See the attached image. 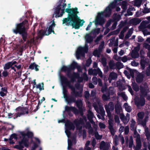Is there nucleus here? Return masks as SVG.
Segmentation results:
<instances>
[{"instance_id":"nucleus-33","label":"nucleus","mask_w":150,"mask_h":150,"mask_svg":"<svg viewBox=\"0 0 150 150\" xmlns=\"http://www.w3.org/2000/svg\"><path fill=\"white\" fill-rule=\"evenodd\" d=\"M101 62L103 66L104 67H107V69L108 70V67L107 66V62L106 59L104 57H102L101 59Z\"/></svg>"},{"instance_id":"nucleus-48","label":"nucleus","mask_w":150,"mask_h":150,"mask_svg":"<svg viewBox=\"0 0 150 150\" xmlns=\"http://www.w3.org/2000/svg\"><path fill=\"white\" fill-rule=\"evenodd\" d=\"M114 142L116 146H117L118 144V139L117 135H115V138L114 139Z\"/></svg>"},{"instance_id":"nucleus-1","label":"nucleus","mask_w":150,"mask_h":150,"mask_svg":"<svg viewBox=\"0 0 150 150\" xmlns=\"http://www.w3.org/2000/svg\"><path fill=\"white\" fill-rule=\"evenodd\" d=\"M65 12L68 13V17L64 18L62 20V24L67 26H71L75 29H79L80 27L83 25L84 20H81L77 15L79 13L78 8H67Z\"/></svg>"},{"instance_id":"nucleus-8","label":"nucleus","mask_w":150,"mask_h":150,"mask_svg":"<svg viewBox=\"0 0 150 150\" xmlns=\"http://www.w3.org/2000/svg\"><path fill=\"white\" fill-rule=\"evenodd\" d=\"M16 110L20 112L16 113L13 116L14 119L18 117H20L21 115H24L26 114H28L29 113V109L28 108L26 107L19 106L16 108Z\"/></svg>"},{"instance_id":"nucleus-59","label":"nucleus","mask_w":150,"mask_h":150,"mask_svg":"<svg viewBox=\"0 0 150 150\" xmlns=\"http://www.w3.org/2000/svg\"><path fill=\"white\" fill-rule=\"evenodd\" d=\"M100 115L103 117L105 115V112L103 108H100Z\"/></svg>"},{"instance_id":"nucleus-52","label":"nucleus","mask_w":150,"mask_h":150,"mask_svg":"<svg viewBox=\"0 0 150 150\" xmlns=\"http://www.w3.org/2000/svg\"><path fill=\"white\" fill-rule=\"evenodd\" d=\"M102 98L103 100H107L110 97L108 96V95L103 94L102 95Z\"/></svg>"},{"instance_id":"nucleus-26","label":"nucleus","mask_w":150,"mask_h":150,"mask_svg":"<svg viewBox=\"0 0 150 150\" xmlns=\"http://www.w3.org/2000/svg\"><path fill=\"white\" fill-rule=\"evenodd\" d=\"M130 21L131 23L135 25L139 24L142 21L139 18H134L131 19Z\"/></svg>"},{"instance_id":"nucleus-30","label":"nucleus","mask_w":150,"mask_h":150,"mask_svg":"<svg viewBox=\"0 0 150 150\" xmlns=\"http://www.w3.org/2000/svg\"><path fill=\"white\" fill-rule=\"evenodd\" d=\"M121 108V105L118 103L116 104L115 106V112L117 114H120V109Z\"/></svg>"},{"instance_id":"nucleus-44","label":"nucleus","mask_w":150,"mask_h":150,"mask_svg":"<svg viewBox=\"0 0 150 150\" xmlns=\"http://www.w3.org/2000/svg\"><path fill=\"white\" fill-rule=\"evenodd\" d=\"M42 87H41V86L40 83H39L37 85H36V88H39L40 91H41L42 90H43L44 89V88L43 87L44 84L42 83Z\"/></svg>"},{"instance_id":"nucleus-60","label":"nucleus","mask_w":150,"mask_h":150,"mask_svg":"<svg viewBox=\"0 0 150 150\" xmlns=\"http://www.w3.org/2000/svg\"><path fill=\"white\" fill-rule=\"evenodd\" d=\"M123 64L119 62L117 65V69H120L123 67Z\"/></svg>"},{"instance_id":"nucleus-54","label":"nucleus","mask_w":150,"mask_h":150,"mask_svg":"<svg viewBox=\"0 0 150 150\" xmlns=\"http://www.w3.org/2000/svg\"><path fill=\"white\" fill-rule=\"evenodd\" d=\"M74 122L76 125V128H78V127L80 125L81 123V121L80 120H75Z\"/></svg>"},{"instance_id":"nucleus-37","label":"nucleus","mask_w":150,"mask_h":150,"mask_svg":"<svg viewBox=\"0 0 150 150\" xmlns=\"http://www.w3.org/2000/svg\"><path fill=\"white\" fill-rule=\"evenodd\" d=\"M47 29L43 31L42 30H40L39 31L38 33V35L40 36H42L46 35L47 32Z\"/></svg>"},{"instance_id":"nucleus-12","label":"nucleus","mask_w":150,"mask_h":150,"mask_svg":"<svg viewBox=\"0 0 150 150\" xmlns=\"http://www.w3.org/2000/svg\"><path fill=\"white\" fill-rule=\"evenodd\" d=\"M144 97L141 96L139 99L135 101V104L137 106H140L142 107L145 105L146 100Z\"/></svg>"},{"instance_id":"nucleus-21","label":"nucleus","mask_w":150,"mask_h":150,"mask_svg":"<svg viewBox=\"0 0 150 150\" xmlns=\"http://www.w3.org/2000/svg\"><path fill=\"white\" fill-rule=\"evenodd\" d=\"M2 77L4 79H7V80H11V79L9 76V73L7 70H4L2 73Z\"/></svg>"},{"instance_id":"nucleus-4","label":"nucleus","mask_w":150,"mask_h":150,"mask_svg":"<svg viewBox=\"0 0 150 150\" xmlns=\"http://www.w3.org/2000/svg\"><path fill=\"white\" fill-rule=\"evenodd\" d=\"M90 34H87L85 36L86 45L85 47H79L77 49L76 52V56L77 59L80 58L81 56H85V53H87L88 51V46L87 43H91L93 41V38Z\"/></svg>"},{"instance_id":"nucleus-58","label":"nucleus","mask_w":150,"mask_h":150,"mask_svg":"<svg viewBox=\"0 0 150 150\" xmlns=\"http://www.w3.org/2000/svg\"><path fill=\"white\" fill-rule=\"evenodd\" d=\"M90 95V93L88 91H86L84 92V97L86 99L88 98Z\"/></svg>"},{"instance_id":"nucleus-17","label":"nucleus","mask_w":150,"mask_h":150,"mask_svg":"<svg viewBox=\"0 0 150 150\" xmlns=\"http://www.w3.org/2000/svg\"><path fill=\"white\" fill-rule=\"evenodd\" d=\"M20 134L22 137H25V136H27L28 138L31 139H32L34 136L33 132L30 131H28L26 133H25L24 132H21Z\"/></svg>"},{"instance_id":"nucleus-23","label":"nucleus","mask_w":150,"mask_h":150,"mask_svg":"<svg viewBox=\"0 0 150 150\" xmlns=\"http://www.w3.org/2000/svg\"><path fill=\"white\" fill-rule=\"evenodd\" d=\"M100 150H108V148L105 142L103 141H102L100 145Z\"/></svg>"},{"instance_id":"nucleus-61","label":"nucleus","mask_w":150,"mask_h":150,"mask_svg":"<svg viewBox=\"0 0 150 150\" xmlns=\"http://www.w3.org/2000/svg\"><path fill=\"white\" fill-rule=\"evenodd\" d=\"M120 119L122 121L127 119L125 117V116L123 114H121L120 115Z\"/></svg>"},{"instance_id":"nucleus-43","label":"nucleus","mask_w":150,"mask_h":150,"mask_svg":"<svg viewBox=\"0 0 150 150\" xmlns=\"http://www.w3.org/2000/svg\"><path fill=\"white\" fill-rule=\"evenodd\" d=\"M114 91L113 90H109L106 93V94L108 95L109 97H110V95H112L114 94Z\"/></svg>"},{"instance_id":"nucleus-46","label":"nucleus","mask_w":150,"mask_h":150,"mask_svg":"<svg viewBox=\"0 0 150 150\" xmlns=\"http://www.w3.org/2000/svg\"><path fill=\"white\" fill-rule=\"evenodd\" d=\"M146 74L147 76H150V64L149 65V67H147L146 70Z\"/></svg>"},{"instance_id":"nucleus-38","label":"nucleus","mask_w":150,"mask_h":150,"mask_svg":"<svg viewBox=\"0 0 150 150\" xmlns=\"http://www.w3.org/2000/svg\"><path fill=\"white\" fill-rule=\"evenodd\" d=\"M142 3V0H136L134 2V5L139 7Z\"/></svg>"},{"instance_id":"nucleus-5","label":"nucleus","mask_w":150,"mask_h":150,"mask_svg":"<svg viewBox=\"0 0 150 150\" xmlns=\"http://www.w3.org/2000/svg\"><path fill=\"white\" fill-rule=\"evenodd\" d=\"M105 109L107 114V116L109 120H108L109 124L108 128L110 131L111 135L114 136L115 132V131L113 128V120L111 118V111H112L114 109V103L112 102H110L108 105L105 106Z\"/></svg>"},{"instance_id":"nucleus-62","label":"nucleus","mask_w":150,"mask_h":150,"mask_svg":"<svg viewBox=\"0 0 150 150\" xmlns=\"http://www.w3.org/2000/svg\"><path fill=\"white\" fill-rule=\"evenodd\" d=\"M99 127L101 129H105L106 127L105 125L103 123H100L99 124Z\"/></svg>"},{"instance_id":"nucleus-45","label":"nucleus","mask_w":150,"mask_h":150,"mask_svg":"<svg viewBox=\"0 0 150 150\" xmlns=\"http://www.w3.org/2000/svg\"><path fill=\"white\" fill-rule=\"evenodd\" d=\"M140 44L139 43H138L137 46L134 48V51H133L137 53H138V52L140 50Z\"/></svg>"},{"instance_id":"nucleus-29","label":"nucleus","mask_w":150,"mask_h":150,"mask_svg":"<svg viewBox=\"0 0 150 150\" xmlns=\"http://www.w3.org/2000/svg\"><path fill=\"white\" fill-rule=\"evenodd\" d=\"M82 89L79 91H76L74 93H72V95L75 97H81L82 96Z\"/></svg>"},{"instance_id":"nucleus-47","label":"nucleus","mask_w":150,"mask_h":150,"mask_svg":"<svg viewBox=\"0 0 150 150\" xmlns=\"http://www.w3.org/2000/svg\"><path fill=\"white\" fill-rule=\"evenodd\" d=\"M109 65L110 68V69H114L113 67H114V66H115V64L113 62L110 61L109 63Z\"/></svg>"},{"instance_id":"nucleus-51","label":"nucleus","mask_w":150,"mask_h":150,"mask_svg":"<svg viewBox=\"0 0 150 150\" xmlns=\"http://www.w3.org/2000/svg\"><path fill=\"white\" fill-rule=\"evenodd\" d=\"M95 136L96 139H101L102 136L99 135L98 132H95Z\"/></svg>"},{"instance_id":"nucleus-22","label":"nucleus","mask_w":150,"mask_h":150,"mask_svg":"<svg viewBox=\"0 0 150 150\" xmlns=\"http://www.w3.org/2000/svg\"><path fill=\"white\" fill-rule=\"evenodd\" d=\"M34 67H36L35 68V71H38L39 70V67H40L35 62L31 63L29 67V69L31 70H33L34 69Z\"/></svg>"},{"instance_id":"nucleus-3","label":"nucleus","mask_w":150,"mask_h":150,"mask_svg":"<svg viewBox=\"0 0 150 150\" xmlns=\"http://www.w3.org/2000/svg\"><path fill=\"white\" fill-rule=\"evenodd\" d=\"M115 4L114 3H112L106 8L104 11L98 13L96 20V25L98 24L101 25H103L105 23V20L103 17L104 16L106 18L109 17L111 15L112 9L115 8Z\"/></svg>"},{"instance_id":"nucleus-34","label":"nucleus","mask_w":150,"mask_h":150,"mask_svg":"<svg viewBox=\"0 0 150 150\" xmlns=\"http://www.w3.org/2000/svg\"><path fill=\"white\" fill-rule=\"evenodd\" d=\"M125 108L126 111L128 112H130L132 110V108L130 106H128L127 103H125L124 104Z\"/></svg>"},{"instance_id":"nucleus-24","label":"nucleus","mask_w":150,"mask_h":150,"mask_svg":"<svg viewBox=\"0 0 150 150\" xmlns=\"http://www.w3.org/2000/svg\"><path fill=\"white\" fill-rule=\"evenodd\" d=\"M100 30L99 28L93 29L91 31L90 34H92L94 37H95L99 33Z\"/></svg>"},{"instance_id":"nucleus-63","label":"nucleus","mask_w":150,"mask_h":150,"mask_svg":"<svg viewBox=\"0 0 150 150\" xmlns=\"http://www.w3.org/2000/svg\"><path fill=\"white\" fill-rule=\"evenodd\" d=\"M142 12L144 13H147L150 12V9L149 8H145L144 10L142 11Z\"/></svg>"},{"instance_id":"nucleus-35","label":"nucleus","mask_w":150,"mask_h":150,"mask_svg":"<svg viewBox=\"0 0 150 150\" xmlns=\"http://www.w3.org/2000/svg\"><path fill=\"white\" fill-rule=\"evenodd\" d=\"M109 76L113 80L115 79L117 77V74L114 72H112L110 73Z\"/></svg>"},{"instance_id":"nucleus-64","label":"nucleus","mask_w":150,"mask_h":150,"mask_svg":"<svg viewBox=\"0 0 150 150\" xmlns=\"http://www.w3.org/2000/svg\"><path fill=\"white\" fill-rule=\"evenodd\" d=\"M129 132V128L128 126H126L125 127V134H127Z\"/></svg>"},{"instance_id":"nucleus-9","label":"nucleus","mask_w":150,"mask_h":150,"mask_svg":"<svg viewBox=\"0 0 150 150\" xmlns=\"http://www.w3.org/2000/svg\"><path fill=\"white\" fill-rule=\"evenodd\" d=\"M23 137L22 139L19 142V144L16 145L14 146L15 148L21 150L24 148V146L26 147H28L29 146L28 139L25 137Z\"/></svg>"},{"instance_id":"nucleus-15","label":"nucleus","mask_w":150,"mask_h":150,"mask_svg":"<svg viewBox=\"0 0 150 150\" xmlns=\"http://www.w3.org/2000/svg\"><path fill=\"white\" fill-rule=\"evenodd\" d=\"M100 71H101L99 68L96 69H91L88 70V73L89 75L96 76Z\"/></svg>"},{"instance_id":"nucleus-2","label":"nucleus","mask_w":150,"mask_h":150,"mask_svg":"<svg viewBox=\"0 0 150 150\" xmlns=\"http://www.w3.org/2000/svg\"><path fill=\"white\" fill-rule=\"evenodd\" d=\"M29 24L28 20L25 19L22 22L16 23L15 28L12 29L13 33L16 35H21L24 42L26 41L28 38V30L29 29Z\"/></svg>"},{"instance_id":"nucleus-42","label":"nucleus","mask_w":150,"mask_h":150,"mask_svg":"<svg viewBox=\"0 0 150 150\" xmlns=\"http://www.w3.org/2000/svg\"><path fill=\"white\" fill-rule=\"evenodd\" d=\"M131 123L130 124V127L131 128V129H134V126L136 123L135 121L133 119L131 121Z\"/></svg>"},{"instance_id":"nucleus-18","label":"nucleus","mask_w":150,"mask_h":150,"mask_svg":"<svg viewBox=\"0 0 150 150\" xmlns=\"http://www.w3.org/2000/svg\"><path fill=\"white\" fill-rule=\"evenodd\" d=\"M8 86L7 85L1 88V91H0V96L2 97H4L7 95V94L8 93Z\"/></svg>"},{"instance_id":"nucleus-49","label":"nucleus","mask_w":150,"mask_h":150,"mask_svg":"<svg viewBox=\"0 0 150 150\" xmlns=\"http://www.w3.org/2000/svg\"><path fill=\"white\" fill-rule=\"evenodd\" d=\"M52 33H53L54 34V30H52L48 28V32L47 33H46V35H48L50 34H51Z\"/></svg>"},{"instance_id":"nucleus-50","label":"nucleus","mask_w":150,"mask_h":150,"mask_svg":"<svg viewBox=\"0 0 150 150\" xmlns=\"http://www.w3.org/2000/svg\"><path fill=\"white\" fill-rule=\"evenodd\" d=\"M92 81H93V83L95 85L97 84L98 80L97 79V78L96 77H93L92 78Z\"/></svg>"},{"instance_id":"nucleus-55","label":"nucleus","mask_w":150,"mask_h":150,"mask_svg":"<svg viewBox=\"0 0 150 150\" xmlns=\"http://www.w3.org/2000/svg\"><path fill=\"white\" fill-rule=\"evenodd\" d=\"M101 53L98 50L96 49L93 51V54L95 56L99 55Z\"/></svg>"},{"instance_id":"nucleus-20","label":"nucleus","mask_w":150,"mask_h":150,"mask_svg":"<svg viewBox=\"0 0 150 150\" xmlns=\"http://www.w3.org/2000/svg\"><path fill=\"white\" fill-rule=\"evenodd\" d=\"M61 3H60L56 7L54 12V13L53 14V17L54 16L55 14H56L55 16V17L56 18L58 17V16L59 15L60 11L61 9Z\"/></svg>"},{"instance_id":"nucleus-11","label":"nucleus","mask_w":150,"mask_h":150,"mask_svg":"<svg viewBox=\"0 0 150 150\" xmlns=\"http://www.w3.org/2000/svg\"><path fill=\"white\" fill-rule=\"evenodd\" d=\"M69 67L71 72V70H74L76 68L77 69L79 72L82 71L81 66L78 65L77 63L75 61L73 62L69 66Z\"/></svg>"},{"instance_id":"nucleus-53","label":"nucleus","mask_w":150,"mask_h":150,"mask_svg":"<svg viewBox=\"0 0 150 150\" xmlns=\"http://www.w3.org/2000/svg\"><path fill=\"white\" fill-rule=\"evenodd\" d=\"M17 135L15 133L11 134L9 138L11 140L12 139H17Z\"/></svg>"},{"instance_id":"nucleus-31","label":"nucleus","mask_w":150,"mask_h":150,"mask_svg":"<svg viewBox=\"0 0 150 150\" xmlns=\"http://www.w3.org/2000/svg\"><path fill=\"white\" fill-rule=\"evenodd\" d=\"M132 88L136 92H138L139 90V87L135 82L132 83Z\"/></svg>"},{"instance_id":"nucleus-41","label":"nucleus","mask_w":150,"mask_h":150,"mask_svg":"<svg viewBox=\"0 0 150 150\" xmlns=\"http://www.w3.org/2000/svg\"><path fill=\"white\" fill-rule=\"evenodd\" d=\"M134 145V142L132 136L130 137V140L129 142V147L132 148L133 145Z\"/></svg>"},{"instance_id":"nucleus-10","label":"nucleus","mask_w":150,"mask_h":150,"mask_svg":"<svg viewBox=\"0 0 150 150\" xmlns=\"http://www.w3.org/2000/svg\"><path fill=\"white\" fill-rule=\"evenodd\" d=\"M76 104L77 107L79 108L78 111L76 112L77 114L78 115L80 114L81 116H83V111L82 108L83 103L82 101L80 99L76 100L75 102Z\"/></svg>"},{"instance_id":"nucleus-36","label":"nucleus","mask_w":150,"mask_h":150,"mask_svg":"<svg viewBox=\"0 0 150 150\" xmlns=\"http://www.w3.org/2000/svg\"><path fill=\"white\" fill-rule=\"evenodd\" d=\"M12 66L10 62H9L5 64L3 68L4 70H7L11 68Z\"/></svg>"},{"instance_id":"nucleus-27","label":"nucleus","mask_w":150,"mask_h":150,"mask_svg":"<svg viewBox=\"0 0 150 150\" xmlns=\"http://www.w3.org/2000/svg\"><path fill=\"white\" fill-rule=\"evenodd\" d=\"M147 63V62L146 60V59H141L140 60V64L141 69L144 70L146 64Z\"/></svg>"},{"instance_id":"nucleus-57","label":"nucleus","mask_w":150,"mask_h":150,"mask_svg":"<svg viewBox=\"0 0 150 150\" xmlns=\"http://www.w3.org/2000/svg\"><path fill=\"white\" fill-rule=\"evenodd\" d=\"M93 112L90 111L89 112H88V120H90V119H91L93 118Z\"/></svg>"},{"instance_id":"nucleus-56","label":"nucleus","mask_w":150,"mask_h":150,"mask_svg":"<svg viewBox=\"0 0 150 150\" xmlns=\"http://www.w3.org/2000/svg\"><path fill=\"white\" fill-rule=\"evenodd\" d=\"M92 61L91 59H88L86 62V67H89L92 63Z\"/></svg>"},{"instance_id":"nucleus-32","label":"nucleus","mask_w":150,"mask_h":150,"mask_svg":"<svg viewBox=\"0 0 150 150\" xmlns=\"http://www.w3.org/2000/svg\"><path fill=\"white\" fill-rule=\"evenodd\" d=\"M133 29L132 28L130 29L127 32V34L125 35V39H128L129 37H130L132 34L133 33Z\"/></svg>"},{"instance_id":"nucleus-6","label":"nucleus","mask_w":150,"mask_h":150,"mask_svg":"<svg viewBox=\"0 0 150 150\" xmlns=\"http://www.w3.org/2000/svg\"><path fill=\"white\" fill-rule=\"evenodd\" d=\"M61 71L64 72L67 71L66 74L67 76L71 79V81L73 82H75L76 79L79 77V74L78 73L74 72L72 74H71L69 66L67 67L63 66L61 68Z\"/></svg>"},{"instance_id":"nucleus-28","label":"nucleus","mask_w":150,"mask_h":150,"mask_svg":"<svg viewBox=\"0 0 150 150\" xmlns=\"http://www.w3.org/2000/svg\"><path fill=\"white\" fill-rule=\"evenodd\" d=\"M140 92L143 96H147V92L145 88L141 86H140Z\"/></svg>"},{"instance_id":"nucleus-39","label":"nucleus","mask_w":150,"mask_h":150,"mask_svg":"<svg viewBox=\"0 0 150 150\" xmlns=\"http://www.w3.org/2000/svg\"><path fill=\"white\" fill-rule=\"evenodd\" d=\"M131 56L133 58H136L139 57V54L138 53H137L133 51L131 54Z\"/></svg>"},{"instance_id":"nucleus-14","label":"nucleus","mask_w":150,"mask_h":150,"mask_svg":"<svg viewBox=\"0 0 150 150\" xmlns=\"http://www.w3.org/2000/svg\"><path fill=\"white\" fill-rule=\"evenodd\" d=\"M65 110L67 112L72 111L75 115H78L77 114L76 112L78 111V110L74 107L66 106L65 107Z\"/></svg>"},{"instance_id":"nucleus-13","label":"nucleus","mask_w":150,"mask_h":150,"mask_svg":"<svg viewBox=\"0 0 150 150\" xmlns=\"http://www.w3.org/2000/svg\"><path fill=\"white\" fill-rule=\"evenodd\" d=\"M66 128L69 130H74L75 126L70 120H67L65 123Z\"/></svg>"},{"instance_id":"nucleus-19","label":"nucleus","mask_w":150,"mask_h":150,"mask_svg":"<svg viewBox=\"0 0 150 150\" xmlns=\"http://www.w3.org/2000/svg\"><path fill=\"white\" fill-rule=\"evenodd\" d=\"M64 98L69 104L72 103H75L76 102V98L71 96H64Z\"/></svg>"},{"instance_id":"nucleus-25","label":"nucleus","mask_w":150,"mask_h":150,"mask_svg":"<svg viewBox=\"0 0 150 150\" xmlns=\"http://www.w3.org/2000/svg\"><path fill=\"white\" fill-rule=\"evenodd\" d=\"M144 76L142 74H138L136 78V80L137 83H142L143 80Z\"/></svg>"},{"instance_id":"nucleus-40","label":"nucleus","mask_w":150,"mask_h":150,"mask_svg":"<svg viewBox=\"0 0 150 150\" xmlns=\"http://www.w3.org/2000/svg\"><path fill=\"white\" fill-rule=\"evenodd\" d=\"M104 42H103L100 45H99L98 50L100 52H102L103 51V48L104 46Z\"/></svg>"},{"instance_id":"nucleus-7","label":"nucleus","mask_w":150,"mask_h":150,"mask_svg":"<svg viewBox=\"0 0 150 150\" xmlns=\"http://www.w3.org/2000/svg\"><path fill=\"white\" fill-rule=\"evenodd\" d=\"M60 79L62 84L63 85H65L66 86L68 87L69 88L71 89L72 91V94L74 93L76 91L75 87L71 85V79L70 81H69L67 77L63 75H61L60 76Z\"/></svg>"},{"instance_id":"nucleus-16","label":"nucleus","mask_w":150,"mask_h":150,"mask_svg":"<svg viewBox=\"0 0 150 150\" xmlns=\"http://www.w3.org/2000/svg\"><path fill=\"white\" fill-rule=\"evenodd\" d=\"M137 135L139 136V137L137 136L136 139V145L135 149V150H139L141 149L142 145V143L139 135L138 134Z\"/></svg>"}]
</instances>
